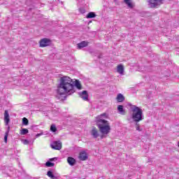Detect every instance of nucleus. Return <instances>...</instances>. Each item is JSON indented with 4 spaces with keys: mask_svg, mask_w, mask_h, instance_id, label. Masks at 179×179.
Segmentation results:
<instances>
[{
    "mask_svg": "<svg viewBox=\"0 0 179 179\" xmlns=\"http://www.w3.org/2000/svg\"><path fill=\"white\" fill-rule=\"evenodd\" d=\"M4 122L6 125H9V122H10V118L9 117V112L8 110H5L4 112Z\"/></svg>",
    "mask_w": 179,
    "mask_h": 179,
    "instance_id": "8",
    "label": "nucleus"
},
{
    "mask_svg": "<svg viewBox=\"0 0 179 179\" xmlns=\"http://www.w3.org/2000/svg\"><path fill=\"white\" fill-rule=\"evenodd\" d=\"M23 143H24V145H28L29 141L25 139V140H24Z\"/></svg>",
    "mask_w": 179,
    "mask_h": 179,
    "instance_id": "26",
    "label": "nucleus"
},
{
    "mask_svg": "<svg viewBox=\"0 0 179 179\" xmlns=\"http://www.w3.org/2000/svg\"><path fill=\"white\" fill-rule=\"evenodd\" d=\"M178 148H179V142H178Z\"/></svg>",
    "mask_w": 179,
    "mask_h": 179,
    "instance_id": "33",
    "label": "nucleus"
},
{
    "mask_svg": "<svg viewBox=\"0 0 179 179\" xmlns=\"http://www.w3.org/2000/svg\"><path fill=\"white\" fill-rule=\"evenodd\" d=\"M10 131V127H7V130L4 136V142L6 143L8 142V136H9V131Z\"/></svg>",
    "mask_w": 179,
    "mask_h": 179,
    "instance_id": "15",
    "label": "nucleus"
},
{
    "mask_svg": "<svg viewBox=\"0 0 179 179\" xmlns=\"http://www.w3.org/2000/svg\"><path fill=\"white\" fill-rule=\"evenodd\" d=\"M47 176H49L50 178L58 179V177L55 176L52 171H48L47 172Z\"/></svg>",
    "mask_w": 179,
    "mask_h": 179,
    "instance_id": "18",
    "label": "nucleus"
},
{
    "mask_svg": "<svg viewBox=\"0 0 179 179\" xmlns=\"http://www.w3.org/2000/svg\"><path fill=\"white\" fill-rule=\"evenodd\" d=\"M87 45H89V42L85 41L77 44V47L79 50L85 48V47H87Z\"/></svg>",
    "mask_w": 179,
    "mask_h": 179,
    "instance_id": "10",
    "label": "nucleus"
},
{
    "mask_svg": "<svg viewBox=\"0 0 179 179\" xmlns=\"http://www.w3.org/2000/svg\"><path fill=\"white\" fill-rule=\"evenodd\" d=\"M55 160H58V158L57 157H53V158L50 159V162H55Z\"/></svg>",
    "mask_w": 179,
    "mask_h": 179,
    "instance_id": "25",
    "label": "nucleus"
},
{
    "mask_svg": "<svg viewBox=\"0 0 179 179\" xmlns=\"http://www.w3.org/2000/svg\"><path fill=\"white\" fill-rule=\"evenodd\" d=\"M67 162L69 163V166H73L76 164V159L75 158L69 157L67 158Z\"/></svg>",
    "mask_w": 179,
    "mask_h": 179,
    "instance_id": "11",
    "label": "nucleus"
},
{
    "mask_svg": "<svg viewBox=\"0 0 179 179\" xmlns=\"http://www.w3.org/2000/svg\"><path fill=\"white\" fill-rule=\"evenodd\" d=\"M50 147L52 148V149H54L55 150H61V149H62V143H61L59 141H53L50 144Z\"/></svg>",
    "mask_w": 179,
    "mask_h": 179,
    "instance_id": "5",
    "label": "nucleus"
},
{
    "mask_svg": "<svg viewBox=\"0 0 179 179\" xmlns=\"http://www.w3.org/2000/svg\"><path fill=\"white\" fill-rule=\"evenodd\" d=\"M91 135L94 139H97L100 134H99V131H97V129H96V127H93L91 131Z\"/></svg>",
    "mask_w": 179,
    "mask_h": 179,
    "instance_id": "9",
    "label": "nucleus"
},
{
    "mask_svg": "<svg viewBox=\"0 0 179 179\" xmlns=\"http://www.w3.org/2000/svg\"><path fill=\"white\" fill-rule=\"evenodd\" d=\"M117 111L119 113H120L122 115H125V109H124V106L119 105L117 106Z\"/></svg>",
    "mask_w": 179,
    "mask_h": 179,
    "instance_id": "14",
    "label": "nucleus"
},
{
    "mask_svg": "<svg viewBox=\"0 0 179 179\" xmlns=\"http://www.w3.org/2000/svg\"><path fill=\"white\" fill-rule=\"evenodd\" d=\"M87 158H88L87 153H86V152L83 151L80 152L79 159L80 160H83V161L87 160Z\"/></svg>",
    "mask_w": 179,
    "mask_h": 179,
    "instance_id": "12",
    "label": "nucleus"
},
{
    "mask_svg": "<svg viewBox=\"0 0 179 179\" xmlns=\"http://www.w3.org/2000/svg\"><path fill=\"white\" fill-rule=\"evenodd\" d=\"M164 77L165 78H169V75H166Z\"/></svg>",
    "mask_w": 179,
    "mask_h": 179,
    "instance_id": "31",
    "label": "nucleus"
},
{
    "mask_svg": "<svg viewBox=\"0 0 179 179\" xmlns=\"http://www.w3.org/2000/svg\"><path fill=\"white\" fill-rule=\"evenodd\" d=\"M29 132V129H22L20 131L21 135H27V133Z\"/></svg>",
    "mask_w": 179,
    "mask_h": 179,
    "instance_id": "21",
    "label": "nucleus"
},
{
    "mask_svg": "<svg viewBox=\"0 0 179 179\" xmlns=\"http://www.w3.org/2000/svg\"><path fill=\"white\" fill-rule=\"evenodd\" d=\"M164 3V0H148V6L152 9L159 8V6L163 5Z\"/></svg>",
    "mask_w": 179,
    "mask_h": 179,
    "instance_id": "4",
    "label": "nucleus"
},
{
    "mask_svg": "<svg viewBox=\"0 0 179 179\" xmlns=\"http://www.w3.org/2000/svg\"><path fill=\"white\" fill-rule=\"evenodd\" d=\"M50 131L51 132H57V126H55V124H52L50 126Z\"/></svg>",
    "mask_w": 179,
    "mask_h": 179,
    "instance_id": "23",
    "label": "nucleus"
},
{
    "mask_svg": "<svg viewBox=\"0 0 179 179\" xmlns=\"http://www.w3.org/2000/svg\"><path fill=\"white\" fill-rule=\"evenodd\" d=\"M41 135H43V132H42V133L37 134L36 135V138H38L39 136H41Z\"/></svg>",
    "mask_w": 179,
    "mask_h": 179,
    "instance_id": "27",
    "label": "nucleus"
},
{
    "mask_svg": "<svg viewBox=\"0 0 179 179\" xmlns=\"http://www.w3.org/2000/svg\"><path fill=\"white\" fill-rule=\"evenodd\" d=\"M80 13H85V10H84V8H80Z\"/></svg>",
    "mask_w": 179,
    "mask_h": 179,
    "instance_id": "28",
    "label": "nucleus"
},
{
    "mask_svg": "<svg viewBox=\"0 0 179 179\" xmlns=\"http://www.w3.org/2000/svg\"><path fill=\"white\" fill-rule=\"evenodd\" d=\"M51 44V40L47 38H44L40 41V47H48Z\"/></svg>",
    "mask_w": 179,
    "mask_h": 179,
    "instance_id": "6",
    "label": "nucleus"
},
{
    "mask_svg": "<svg viewBox=\"0 0 179 179\" xmlns=\"http://www.w3.org/2000/svg\"><path fill=\"white\" fill-rule=\"evenodd\" d=\"M103 117L107 118V114L103 113L96 117L95 122L96 127H98L101 134L103 135H108L111 131V127L108 121L103 119Z\"/></svg>",
    "mask_w": 179,
    "mask_h": 179,
    "instance_id": "2",
    "label": "nucleus"
},
{
    "mask_svg": "<svg viewBox=\"0 0 179 179\" xmlns=\"http://www.w3.org/2000/svg\"><path fill=\"white\" fill-rule=\"evenodd\" d=\"M104 135H105V134H102V135L101 136V139H103V138H104Z\"/></svg>",
    "mask_w": 179,
    "mask_h": 179,
    "instance_id": "30",
    "label": "nucleus"
},
{
    "mask_svg": "<svg viewBox=\"0 0 179 179\" xmlns=\"http://www.w3.org/2000/svg\"><path fill=\"white\" fill-rule=\"evenodd\" d=\"M75 87L80 90L82 89V85L80 84V81L76 80L75 81V84H73V81L69 76H63L60 78V83L57 86V93L59 94V96H62L64 94H73L75 93Z\"/></svg>",
    "mask_w": 179,
    "mask_h": 179,
    "instance_id": "1",
    "label": "nucleus"
},
{
    "mask_svg": "<svg viewBox=\"0 0 179 179\" xmlns=\"http://www.w3.org/2000/svg\"><path fill=\"white\" fill-rule=\"evenodd\" d=\"M34 127H36V126H31V129H33V128H34Z\"/></svg>",
    "mask_w": 179,
    "mask_h": 179,
    "instance_id": "32",
    "label": "nucleus"
},
{
    "mask_svg": "<svg viewBox=\"0 0 179 179\" xmlns=\"http://www.w3.org/2000/svg\"><path fill=\"white\" fill-rule=\"evenodd\" d=\"M86 17L87 19H93V17H96V13L94 12H90Z\"/></svg>",
    "mask_w": 179,
    "mask_h": 179,
    "instance_id": "19",
    "label": "nucleus"
},
{
    "mask_svg": "<svg viewBox=\"0 0 179 179\" xmlns=\"http://www.w3.org/2000/svg\"><path fill=\"white\" fill-rule=\"evenodd\" d=\"M22 125H29V120L27 118H22Z\"/></svg>",
    "mask_w": 179,
    "mask_h": 179,
    "instance_id": "22",
    "label": "nucleus"
},
{
    "mask_svg": "<svg viewBox=\"0 0 179 179\" xmlns=\"http://www.w3.org/2000/svg\"><path fill=\"white\" fill-rule=\"evenodd\" d=\"M98 58L100 59V58H103V55H99V56H98Z\"/></svg>",
    "mask_w": 179,
    "mask_h": 179,
    "instance_id": "29",
    "label": "nucleus"
},
{
    "mask_svg": "<svg viewBox=\"0 0 179 179\" xmlns=\"http://www.w3.org/2000/svg\"><path fill=\"white\" fill-rule=\"evenodd\" d=\"M136 131H138L139 132H142L143 129H141V126L139 125V123L136 122Z\"/></svg>",
    "mask_w": 179,
    "mask_h": 179,
    "instance_id": "24",
    "label": "nucleus"
},
{
    "mask_svg": "<svg viewBox=\"0 0 179 179\" xmlns=\"http://www.w3.org/2000/svg\"><path fill=\"white\" fill-rule=\"evenodd\" d=\"M117 72L120 75H124V66L122 64L117 66Z\"/></svg>",
    "mask_w": 179,
    "mask_h": 179,
    "instance_id": "16",
    "label": "nucleus"
},
{
    "mask_svg": "<svg viewBox=\"0 0 179 179\" xmlns=\"http://www.w3.org/2000/svg\"><path fill=\"white\" fill-rule=\"evenodd\" d=\"M80 97L83 99V100H85V101H87L89 100V94H87V91L84 90L82 92L79 93Z\"/></svg>",
    "mask_w": 179,
    "mask_h": 179,
    "instance_id": "7",
    "label": "nucleus"
},
{
    "mask_svg": "<svg viewBox=\"0 0 179 179\" xmlns=\"http://www.w3.org/2000/svg\"><path fill=\"white\" fill-rule=\"evenodd\" d=\"M52 161H48L45 163V166L46 167H54V166H55V164H54V162H51Z\"/></svg>",
    "mask_w": 179,
    "mask_h": 179,
    "instance_id": "20",
    "label": "nucleus"
},
{
    "mask_svg": "<svg viewBox=\"0 0 179 179\" xmlns=\"http://www.w3.org/2000/svg\"><path fill=\"white\" fill-rule=\"evenodd\" d=\"M116 100H117V103H122V102L125 101V96H124V95H122V94H118L116 97Z\"/></svg>",
    "mask_w": 179,
    "mask_h": 179,
    "instance_id": "13",
    "label": "nucleus"
},
{
    "mask_svg": "<svg viewBox=\"0 0 179 179\" xmlns=\"http://www.w3.org/2000/svg\"><path fill=\"white\" fill-rule=\"evenodd\" d=\"M124 1L126 5H127L128 8H130V9L134 8V4L131 0H124Z\"/></svg>",
    "mask_w": 179,
    "mask_h": 179,
    "instance_id": "17",
    "label": "nucleus"
},
{
    "mask_svg": "<svg viewBox=\"0 0 179 179\" xmlns=\"http://www.w3.org/2000/svg\"><path fill=\"white\" fill-rule=\"evenodd\" d=\"M131 110L132 112L131 118L134 122H140L145 119V116H143V110L142 108L135 106L130 105Z\"/></svg>",
    "mask_w": 179,
    "mask_h": 179,
    "instance_id": "3",
    "label": "nucleus"
}]
</instances>
